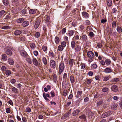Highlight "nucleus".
<instances>
[{"label":"nucleus","mask_w":122,"mask_h":122,"mask_svg":"<svg viewBox=\"0 0 122 122\" xmlns=\"http://www.w3.org/2000/svg\"><path fill=\"white\" fill-rule=\"evenodd\" d=\"M35 36L36 37L38 38L40 36V34L39 32H37L36 33Z\"/></svg>","instance_id":"nucleus-53"},{"label":"nucleus","mask_w":122,"mask_h":122,"mask_svg":"<svg viewBox=\"0 0 122 122\" xmlns=\"http://www.w3.org/2000/svg\"><path fill=\"white\" fill-rule=\"evenodd\" d=\"M24 20V19L23 18H20L17 19L16 20V22L18 23H22Z\"/></svg>","instance_id":"nucleus-21"},{"label":"nucleus","mask_w":122,"mask_h":122,"mask_svg":"<svg viewBox=\"0 0 122 122\" xmlns=\"http://www.w3.org/2000/svg\"><path fill=\"white\" fill-rule=\"evenodd\" d=\"M94 34L93 32H90L89 35L91 37H92L94 36Z\"/></svg>","instance_id":"nucleus-50"},{"label":"nucleus","mask_w":122,"mask_h":122,"mask_svg":"<svg viewBox=\"0 0 122 122\" xmlns=\"http://www.w3.org/2000/svg\"><path fill=\"white\" fill-rule=\"evenodd\" d=\"M116 30L118 32L120 33L122 32V27L121 28L119 26H117V28Z\"/></svg>","instance_id":"nucleus-22"},{"label":"nucleus","mask_w":122,"mask_h":122,"mask_svg":"<svg viewBox=\"0 0 122 122\" xmlns=\"http://www.w3.org/2000/svg\"><path fill=\"white\" fill-rule=\"evenodd\" d=\"M76 44L75 43V42L74 41H72L71 43V46L72 48H74L75 46H76Z\"/></svg>","instance_id":"nucleus-27"},{"label":"nucleus","mask_w":122,"mask_h":122,"mask_svg":"<svg viewBox=\"0 0 122 122\" xmlns=\"http://www.w3.org/2000/svg\"><path fill=\"white\" fill-rule=\"evenodd\" d=\"M67 91H64L63 92V95L64 96H66L67 95Z\"/></svg>","instance_id":"nucleus-46"},{"label":"nucleus","mask_w":122,"mask_h":122,"mask_svg":"<svg viewBox=\"0 0 122 122\" xmlns=\"http://www.w3.org/2000/svg\"><path fill=\"white\" fill-rule=\"evenodd\" d=\"M116 22L114 21L113 22L112 25V26L113 28H115L116 26Z\"/></svg>","instance_id":"nucleus-44"},{"label":"nucleus","mask_w":122,"mask_h":122,"mask_svg":"<svg viewBox=\"0 0 122 122\" xmlns=\"http://www.w3.org/2000/svg\"><path fill=\"white\" fill-rule=\"evenodd\" d=\"M63 49L64 48L61 45H59L58 47V50L60 51H62Z\"/></svg>","instance_id":"nucleus-34"},{"label":"nucleus","mask_w":122,"mask_h":122,"mask_svg":"<svg viewBox=\"0 0 122 122\" xmlns=\"http://www.w3.org/2000/svg\"><path fill=\"white\" fill-rule=\"evenodd\" d=\"M98 47L100 48H101L102 47V44L101 43H98L97 45Z\"/></svg>","instance_id":"nucleus-64"},{"label":"nucleus","mask_w":122,"mask_h":122,"mask_svg":"<svg viewBox=\"0 0 122 122\" xmlns=\"http://www.w3.org/2000/svg\"><path fill=\"white\" fill-rule=\"evenodd\" d=\"M5 13V11L2 10L0 12V17H1Z\"/></svg>","instance_id":"nucleus-45"},{"label":"nucleus","mask_w":122,"mask_h":122,"mask_svg":"<svg viewBox=\"0 0 122 122\" xmlns=\"http://www.w3.org/2000/svg\"><path fill=\"white\" fill-rule=\"evenodd\" d=\"M107 116V113H106V112L104 113V114H103L102 116V117L103 118H105Z\"/></svg>","instance_id":"nucleus-63"},{"label":"nucleus","mask_w":122,"mask_h":122,"mask_svg":"<svg viewBox=\"0 0 122 122\" xmlns=\"http://www.w3.org/2000/svg\"><path fill=\"white\" fill-rule=\"evenodd\" d=\"M72 25L73 26L75 27L76 26L77 24L76 22H74L72 23Z\"/></svg>","instance_id":"nucleus-60"},{"label":"nucleus","mask_w":122,"mask_h":122,"mask_svg":"<svg viewBox=\"0 0 122 122\" xmlns=\"http://www.w3.org/2000/svg\"><path fill=\"white\" fill-rule=\"evenodd\" d=\"M46 23L48 25H49L51 23V21L50 20V17L49 16H46L45 17V20Z\"/></svg>","instance_id":"nucleus-6"},{"label":"nucleus","mask_w":122,"mask_h":122,"mask_svg":"<svg viewBox=\"0 0 122 122\" xmlns=\"http://www.w3.org/2000/svg\"><path fill=\"white\" fill-rule=\"evenodd\" d=\"M74 34V31L73 30H70L69 31L68 35L69 37L72 36Z\"/></svg>","instance_id":"nucleus-32"},{"label":"nucleus","mask_w":122,"mask_h":122,"mask_svg":"<svg viewBox=\"0 0 122 122\" xmlns=\"http://www.w3.org/2000/svg\"><path fill=\"white\" fill-rule=\"evenodd\" d=\"M81 48V47L80 46L76 45L75 48V50L77 52L79 51L80 50Z\"/></svg>","instance_id":"nucleus-17"},{"label":"nucleus","mask_w":122,"mask_h":122,"mask_svg":"<svg viewBox=\"0 0 122 122\" xmlns=\"http://www.w3.org/2000/svg\"><path fill=\"white\" fill-rule=\"evenodd\" d=\"M100 63L102 65H105V63L104 61L103 60H101L100 61Z\"/></svg>","instance_id":"nucleus-52"},{"label":"nucleus","mask_w":122,"mask_h":122,"mask_svg":"<svg viewBox=\"0 0 122 122\" xmlns=\"http://www.w3.org/2000/svg\"><path fill=\"white\" fill-rule=\"evenodd\" d=\"M5 74L7 76H9L11 74V72L9 70H7L5 71Z\"/></svg>","instance_id":"nucleus-38"},{"label":"nucleus","mask_w":122,"mask_h":122,"mask_svg":"<svg viewBox=\"0 0 122 122\" xmlns=\"http://www.w3.org/2000/svg\"><path fill=\"white\" fill-rule=\"evenodd\" d=\"M67 74L66 73H64L63 75V78L66 80L67 78Z\"/></svg>","instance_id":"nucleus-48"},{"label":"nucleus","mask_w":122,"mask_h":122,"mask_svg":"<svg viewBox=\"0 0 122 122\" xmlns=\"http://www.w3.org/2000/svg\"><path fill=\"white\" fill-rule=\"evenodd\" d=\"M87 84H89L92 82V81L90 79H88L86 81Z\"/></svg>","instance_id":"nucleus-57"},{"label":"nucleus","mask_w":122,"mask_h":122,"mask_svg":"<svg viewBox=\"0 0 122 122\" xmlns=\"http://www.w3.org/2000/svg\"><path fill=\"white\" fill-rule=\"evenodd\" d=\"M31 111V109L29 107L27 108L26 109V111L28 112L29 113Z\"/></svg>","instance_id":"nucleus-54"},{"label":"nucleus","mask_w":122,"mask_h":122,"mask_svg":"<svg viewBox=\"0 0 122 122\" xmlns=\"http://www.w3.org/2000/svg\"><path fill=\"white\" fill-rule=\"evenodd\" d=\"M12 91L15 93H17L18 92V89L15 87H13L12 89Z\"/></svg>","instance_id":"nucleus-23"},{"label":"nucleus","mask_w":122,"mask_h":122,"mask_svg":"<svg viewBox=\"0 0 122 122\" xmlns=\"http://www.w3.org/2000/svg\"><path fill=\"white\" fill-rule=\"evenodd\" d=\"M8 62L11 65H13L14 63V61L12 59L9 58L8 59Z\"/></svg>","instance_id":"nucleus-16"},{"label":"nucleus","mask_w":122,"mask_h":122,"mask_svg":"<svg viewBox=\"0 0 122 122\" xmlns=\"http://www.w3.org/2000/svg\"><path fill=\"white\" fill-rule=\"evenodd\" d=\"M82 92L81 91H79L77 92V95H78L81 96L82 94Z\"/></svg>","instance_id":"nucleus-55"},{"label":"nucleus","mask_w":122,"mask_h":122,"mask_svg":"<svg viewBox=\"0 0 122 122\" xmlns=\"http://www.w3.org/2000/svg\"><path fill=\"white\" fill-rule=\"evenodd\" d=\"M107 3V5L109 7L111 6L112 5V2L111 0H108Z\"/></svg>","instance_id":"nucleus-20"},{"label":"nucleus","mask_w":122,"mask_h":122,"mask_svg":"<svg viewBox=\"0 0 122 122\" xmlns=\"http://www.w3.org/2000/svg\"><path fill=\"white\" fill-rule=\"evenodd\" d=\"M50 66L51 67L55 69L56 67V63L55 61L53 60H51L50 62Z\"/></svg>","instance_id":"nucleus-4"},{"label":"nucleus","mask_w":122,"mask_h":122,"mask_svg":"<svg viewBox=\"0 0 122 122\" xmlns=\"http://www.w3.org/2000/svg\"><path fill=\"white\" fill-rule=\"evenodd\" d=\"M106 113H107V116H108L110 115L112 113V111H109L106 112Z\"/></svg>","instance_id":"nucleus-56"},{"label":"nucleus","mask_w":122,"mask_h":122,"mask_svg":"<svg viewBox=\"0 0 122 122\" xmlns=\"http://www.w3.org/2000/svg\"><path fill=\"white\" fill-rule=\"evenodd\" d=\"M29 12L30 13L34 14L36 12V11L35 10L31 9L29 10Z\"/></svg>","instance_id":"nucleus-30"},{"label":"nucleus","mask_w":122,"mask_h":122,"mask_svg":"<svg viewBox=\"0 0 122 122\" xmlns=\"http://www.w3.org/2000/svg\"><path fill=\"white\" fill-rule=\"evenodd\" d=\"M117 10L116 8H114L112 10V12L113 13H115L116 12Z\"/></svg>","instance_id":"nucleus-61"},{"label":"nucleus","mask_w":122,"mask_h":122,"mask_svg":"<svg viewBox=\"0 0 122 122\" xmlns=\"http://www.w3.org/2000/svg\"><path fill=\"white\" fill-rule=\"evenodd\" d=\"M49 55L51 58H53L54 57V55L52 52H50L49 53Z\"/></svg>","instance_id":"nucleus-33"},{"label":"nucleus","mask_w":122,"mask_h":122,"mask_svg":"<svg viewBox=\"0 0 122 122\" xmlns=\"http://www.w3.org/2000/svg\"><path fill=\"white\" fill-rule=\"evenodd\" d=\"M30 46L31 48L33 49H34L36 47L35 45L33 43H30Z\"/></svg>","instance_id":"nucleus-36"},{"label":"nucleus","mask_w":122,"mask_h":122,"mask_svg":"<svg viewBox=\"0 0 122 122\" xmlns=\"http://www.w3.org/2000/svg\"><path fill=\"white\" fill-rule=\"evenodd\" d=\"M108 90V89L107 87H104L102 89V91L104 92H106Z\"/></svg>","instance_id":"nucleus-40"},{"label":"nucleus","mask_w":122,"mask_h":122,"mask_svg":"<svg viewBox=\"0 0 122 122\" xmlns=\"http://www.w3.org/2000/svg\"><path fill=\"white\" fill-rule=\"evenodd\" d=\"M64 65L63 63L61 62L59 65V73L61 74L63 71L64 68Z\"/></svg>","instance_id":"nucleus-2"},{"label":"nucleus","mask_w":122,"mask_h":122,"mask_svg":"<svg viewBox=\"0 0 122 122\" xmlns=\"http://www.w3.org/2000/svg\"><path fill=\"white\" fill-rule=\"evenodd\" d=\"M29 24V22L28 21H25L24 22L21 24V25L23 27H26Z\"/></svg>","instance_id":"nucleus-13"},{"label":"nucleus","mask_w":122,"mask_h":122,"mask_svg":"<svg viewBox=\"0 0 122 122\" xmlns=\"http://www.w3.org/2000/svg\"><path fill=\"white\" fill-rule=\"evenodd\" d=\"M20 55L24 57H27L28 55L27 53L24 50H21L20 51Z\"/></svg>","instance_id":"nucleus-5"},{"label":"nucleus","mask_w":122,"mask_h":122,"mask_svg":"<svg viewBox=\"0 0 122 122\" xmlns=\"http://www.w3.org/2000/svg\"><path fill=\"white\" fill-rule=\"evenodd\" d=\"M80 112V111L79 109H76L73 111L72 115L73 116H76Z\"/></svg>","instance_id":"nucleus-8"},{"label":"nucleus","mask_w":122,"mask_h":122,"mask_svg":"<svg viewBox=\"0 0 122 122\" xmlns=\"http://www.w3.org/2000/svg\"><path fill=\"white\" fill-rule=\"evenodd\" d=\"M26 13V10L25 9H23L22 10L21 13L22 14H25Z\"/></svg>","instance_id":"nucleus-62"},{"label":"nucleus","mask_w":122,"mask_h":122,"mask_svg":"<svg viewBox=\"0 0 122 122\" xmlns=\"http://www.w3.org/2000/svg\"><path fill=\"white\" fill-rule=\"evenodd\" d=\"M42 61L44 64L46 65L47 64V61L46 58L45 57H43L42 58Z\"/></svg>","instance_id":"nucleus-29"},{"label":"nucleus","mask_w":122,"mask_h":122,"mask_svg":"<svg viewBox=\"0 0 122 122\" xmlns=\"http://www.w3.org/2000/svg\"><path fill=\"white\" fill-rule=\"evenodd\" d=\"M26 61L30 64H31L32 63L31 59L30 57H27L26 59Z\"/></svg>","instance_id":"nucleus-26"},{"label":"nucleus","mask_w":122,"mask_h":122,"mask_svg":"<svg viewBox=\"0 0 122 122\" xmlns=\"http://www.w3.org/2000/svg\"><path fill=\"white\" fill-rule=\"evenodd\" d=\"M7 57L5 54H3L2 55V58L4 61H5L7 60Z\"/></svg>","instance_id":"nucleus-24"},{"label":"nucleus","mask_w":122,"mask_h":122,"mask_svg":"<svg viewBox=\"0 0 122 122\" xmlns=\"http://www.w3.org/2000/svg\"><path fill=\"white\" fill-rule=\"evenodd\" d=\"M41 22V20L40 19H37L36 20L35 22L34 28L35 29H37L39 27L40 23Z\"/></svg>","instance_id":"nucleus-3"},{"label":"nucleus","mask_w":122,"mask_h":122,"mask_svg":"<svg viewBox=\"0 0 122 122\" xmlns=\"http://www.w3.org/2000/svg\"><path fill=\"white\" fill-rule=\"evenodd\" d=\"M105 62L106 64L108 65L110 64L111 61L110 59H107L105 60Z\"/></svg>","instance_id":"nucleus-37"},{"label":"nucleus","mask_w":122,"mask_h":122,"mask_svg":"<svg viewBox=\"0 0 122 122\" xmlns=\"http://www.w3.org/2000/svg\"><path fill=\"white\" fill-rule=\"evenodd\" d=\"M119 80V78H116L112 79L111 81V82L112 83L116 82L118 81Z\"/></svg>","instance_id":"nucleus-15"},{"label":"nucleus","mask_w":122,"mask_h":122,"mask_svg":"<svg viewBox=\"0 0 122 122\" xmlns=\"http://www.w3.org/2000/svg\"><path fill=\"white\" fill-rule=\"evenodd\" d=\"M66 45V42L64 41L62 42L61 44V45L62 46L63 48L65 47Z\"/></svg>","instance_id":"nucleus-41"},{"label":"nucleus","mask_w":122,"mask_h":122,"mask_svg":"<svg viewBox=\"0 0 122 122\" xmlns=\"http://www.w3.org/2000/svg\"><path fill=\"white\" fill-rule=\"evenodd\" d=\"M74 63V60L72 59H70L69 61V64L71 66H72Z\"/></svg>","instance_id":"nucleus-39"},{"label":"nucleus","mask_w":122,"mask_h":122,"mask_svg":"<svg viewBox=\"0 0 122 122\" xmlns=\"http://www.w3.org/2000/svg\"><path fill=\"white\" fill-rule=\"evenodd\" d=\"M11 83L13 84H15L16 82V80L15 79H12L10 80Z\"/></svg>","instance_id":"nucleus-42"},{"label":"nucleus","mask_w":122,"mask_h":122,"mask_svg":"<svg viewBox=\"0 0 122 122\" xmlns=\"http://www.w3.org/2000/svg\"><path fill=\"white\" fill-rule=\"evenodd\" d=\"M97 65L96 64H94L92 65V67L94 69H96L97 67Z\"/></svg>","instance_id":"nucleus-51"},{"label":"nucleus","mask_w":122,"mask_h":122,"mask_svg":"<svg viewBox=\"0 0 122 122\" xmlns=\"http://www.w3.org/2000/svg\"><path fill=\"white\" fill-rule=\"evenodd\" d=\"M111 90L114 92H116L118 90V88L116 85H113L112 86L111 88Z\"/></svg>","instance_id":"nucleus-7"},{"label":"nucleus","mask_w":122,"mask_h":122,"mask_svg":"<svg viewBox=\"0 0 122 122\" xmlns=\"http://www.w3.org/2000/svg\"><path fill=\"white\" fill-rule=\"evenodd\" d=\"M102 101L101 100H100V101H99L98 102V103H97V105L98 106L99 105L102 104Z\"/></svg>","instance_id":"nucleus-58"},{"label":"nucleus","mask_w":122,"mask_h":122,"mask_svg":"<svg viewBox=\"0 0 122 122\" xmlns=\"http://www.w3.org/2000/svg\"><path fill=\"white\" fill-rule=\"evenodd\" d=\"M42 49L43 51H47V48L46 46H43L42 47Z\"/></svg>","instance_id":"nucleus-47"},{"label":"nucleus","mask_w":122,"mask_h":122,"mask_svg":"<svg viewBox=\"0 0 122 122\" xmlns=\"http://www.w3.org/2000/svg\"><path fill=\"white\" fill-rule=\"evenodd\" d=\"M11 48H9L6 49V54L9 55H11L12 53V52L11 50Z\"/></svg>","instance_id":"nucleus-9"},{"label":"nucleus","mask_w":122,"mask_h":122,"mask_svg":"<svg viewBox=\"0 0 122 122\" xmlns=\"http://www.w3.org/2000/svg\"><path fill=\"white\" fill-rule=\"evenodd\" d=\"M33 53L35 56H36L38 55V52L37 51H34Z\"/></svg>","instance_id":"nucleus-59"},{"label":"nucleus","mask_w":122,"mask_h":122,"mask_svg":"<svg viewBox=\"0 0 122 122\" xmlns=\"http://www.w3.org/2000/svg\"><path fill=\"white\" fill-rule=\"evenodd\" d=\"M109 76H105L104 77L103 81H106L108 80L109 79Z\"/></svg>","instance_id":"nucleus-35"},{"label":"nucleus","mask_w":122,"mask_h":122,"mask_svg":"<svg viewBox=\"0 0 122 122\" xmlns=\"http://www.w3.org/2000/svg\"><path fill=\"white\" fill-rule=\"evenodd\" d=\"M82 14L84 17L86 18H88L89 16V15L86 12H83L82 13Z\"/></svg>","instance_id":"nucleus-14"},{"label":"nucleus","mask_w":122,"mask_h":122,"mask_svg":"<svg viewBox=\"0 0 122 122\" xmlns=\"http://www.w3.org/2000/svg\"><path fill=\"white\" fill-rule=\"evenodd\" d=\"M32 62L33 64L37 66L38 65V62L36 59L35 58H33L32 59Z\"/></svg>","instance_id":"nucleus-12"},{"label":"nucleus","mask_w":122,"mask_h":122,"mask_svg":"<svg viewBox=\"0 0 122 122\" xmlns=\"http://www.w3.org/2000/svg\"><path fill=\"white\" fill-rule=\"evenodd\" d=\"M88 56L89 58L88 60L90 62H92L93 60V57L94 56V53L91 51H88L87 53Z\"/></svg>","instance_id":"nucleus-1"},{"label":"nucleus","mask_w":122,"mask_h":122,"mask_svg":"<svg viewBox=\"0 0 122 122\" xmlns=\"http://www.w3.org/2000/svg\"><path fill=\"white\" fill-rule=\"evenodd\" d=\"M70 79L71 82V83H73L75 82L74 77L72 75H71L70 76Z\"/></svg>","instance_id":"nucleus-18"},{"label":"nucleus","mask_w":122,"mask_h":122,"mask_svg":"<svg viewBox=\"0 0 122 122\" xmlns=\"http://www.w3.org/2000/svg\"><path fill=\"white\" fill-rule=\"evenodd\" d=\"M22 33L21 31L20 30L15 31L14 33V34L15 36H17L21 34Z\"/></svg>","instance_id":"nucleus-19"},{"label":"nucleus","mask_w":122,"mask_h":122,"mask_svg":"<svg viewBox=\"0 0 122 122\" xmlns=\"http://www.w3.org/2000/svg\"><path fill=\"white\" fill-rule=\"evenodd\" d=\"M79 118L82 119H84L85 121L86 120V116L84 115H82L79 117Z\"/></svg>","instance_id":"nucleus-25"},{"label":"nucleus","mask_w":122,"mask_h":122,"mask_svg":"<svg viewBox=\"0 0 122 122\" xmlns=\"http://www.w3.org/2000/svg\"><path fill=\"white\" fill-rule=\"evenodd\" d=\"M43 97L46 100L48 101H49V99L47 98V97H48L49 98H50L51 97L48 94H47L46 95L45 93H44L43 94Z\"/></svg>","instance_id":"nucleus-10"},{"label":"nucleus","mask_w":122,"mask_h":122,"mask_svg":"<svg viewBox=\"0 0 122 122\" xmlns=\"http://www.w3.org/2000/svg\"><path fill=\"white\" fill-rule=\"evenodd\" d=\"M3 3L4 5L5 6L9 4V1L8 0H4Z\"/></svg>","instance_id":"nucleus-31"},{"label":"nucleus","mask_w":122,"mask_h":122,"mask_svg":"<svg viewBox=\"0 0 122 122\" xmlns=\"http://www.w3.org/2000/svg\"><path fill=\"white\" fill-rule=\"evenodd\" d=\"M112 69L107 68L104 70V72L106 73H110L112 72Z\"/></svg>","instance_id":"nucleus-11"},{"label":"nucleus","mask_w":122,"mask_h":122,"mask_svg":"<svg viewBox=\"0 0 122 122\" xmlns=\"http://www.w3.org/2000/svg\"><path fill=\"white\" fill-rule=\"evenodd\" d=\"M82 39L84 41H86L87 39V36L86 35H83L82 37Z\"/></svg>","instance_id":"nucleus-43"},{"label":"nucleus","mask_w":122,"mask_h":122,"mask_svg":"<svg viewBox=\"0 0 122 122\" xmlns=\"http://www.w3.org/2000/svg\"><path fill=\"white\" fill-rule=\"evenodd\" d=\"M55 43L56 44H58L60 41V40L59 39V37H58L56 36L55 39Z\"/></svg>","instance_id":"nucleus-28"},{"label":"nucleus","mask_w":122,"mask_h":122,"mask_svg":"<svg viewBox=\"0 0 122 122\" xmlns=\"http://www.w3.org/2000/svg\"><path fill=\"white\" fill-rule=\"evenodd\" d=\"M6 111L7 113H9L10 112L11 110L9 108H7L6 109Z\"/></svg>","instance_id":"nucleus-49"}]
</instances>
